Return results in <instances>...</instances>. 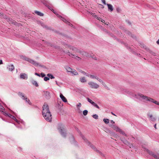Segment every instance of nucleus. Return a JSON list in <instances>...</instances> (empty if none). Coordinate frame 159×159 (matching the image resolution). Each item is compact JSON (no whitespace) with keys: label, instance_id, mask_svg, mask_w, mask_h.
Here are the masks:
<instances>
[{"label":"nucleus","instance_id":"1","mask_svg":"<svg viewBox=\"0 0 159 159\" xmlns=\"http://www.w3.org/2000/svg\"><path fill=\"white\" fill-rule=\"evenodd\" d=\"M65 47L67 48H69L74 52L73 53L71 52H69L68 50H64V52L66 54L68 55L70 57L71 56H75V54L77 53H79L83 55H86V57H88L89 56L88 55H86V53L84 51H81L80 49L76 48L75 47L72 46L70 45L66 44H65Z\"/></svg>","mask_w":159,"mask_h":159},{"label":"nucleus","instance_id":"2","mask_svg":"<svg viewBox=\"0 0 159 159\" xmlns=\"http://www.w3.org/2000/svg\"><path fill=\"white\" fill-rule=\"evenodd\" d=\"M42 115L46 120L51 122L52 120V115L49 110L48 105L44 103L43 107Z\"/></svg>","mask_w":159,"mask_h":159},{"label":"nucleus","instance_id":"3","mask_svg":"<svg viewBox=\"0 0 159 159\" xmlns=\"http://www.w3.org/2000/svg\"><path fill=\"white\" fill-rule=\"evenodd\" d=\"M138 96H139V98H141V99L143 100V102H149L159 105V102H158L148 96L144 95L141 93H139Z\"/></svg>","mask_w":159,"mask_h":159},{"label":"nucleus","instance_id":"4","mask_svg":"<svg viewBox=\"0 0 159 159\" xmlns=\"http://www.w3.org/2000/svg\"><path fill=\"white\" fill-rule=\"evenodd\" d=\"M110 126L116 132H119L121 134L125 136H127V134L117 126L115 125H110Z\"/></svg>","mask_w":159,"mask_h":159},{"label":"nucleus","instance_id":"5","mask_svg":"<svg viewBox=\"0 0 159 159\" xmlns=\"http://www.w3.org/2000/svg\"><path fill=\"white\" fill-rule=\"evenodd\" d=\"M20 57L23 60L27 61L34 66H38L39 65L38 63L36 62L29 58L23 56H21Z\"/></svg>","mask_w":159,"mask_h":159},{"label":"nucleus","instance_id":"6","mask_svg":"<svg viewBox=\"0 0 159 159\" xmlns=\"http://www.w3.org/2000/svg\"><path fill=\"white\" fill-rule=\"evenodd\" d=\"M90 87L92 89H97L99 87V84L97 83L92 81H90L88 83Z\"/></svg>","mask_w":159,"mask_h":159},{"label":"nucleus","instance_id":"7","mask_svg":"<svg viewBox=\"0 0 159 159\" xmlns=\"http://www.w3.org/2000/svg\"><path fill=\"white\" fill-rule=\"evenodd\" d=\"M142 148L144 149L145 151H146L150 155L152 156L156 159H159V157L157 155L154 154L152 151H150L148 149L144 148L143 147H142Z\"/></svg>","mask_w":159,"mask_h":159},{"label":"nucleus","instance_id":"8","mask_svg":"<svg viewBox=\"0 0 159 159\" xmlns=\"http://www.w3.org/2000/svg\"><path fill=\"white\" fill-rule=\"evenodd\" d=\"M58 129L62 136L65 137L66 136V134L65 132V130L64 129L63 127L62 126L59 127Z\"/></svg>","mask_w":159,"mask_h":159},{"label":"nucleus","instance_id":"9","mask_svg":"<svg viewBox=\"0 0 159 159\" xmlns=\"http://www.w3.org/2000/svg\"><path fill=\"white\" fill-rule=\"evenodd\" d=\"M147 115L149 119L152 121H156V118L153 116V115L150 112H148L147 114Z\"/></svg>","mask_w":159,"mask_h":159},{"label":"nucleus","instance_id":"10","mask_svg":"<svg viewBox=\"0 0 159 159\" xmlns=\"http://www.w3.org/2000/svg\"><path fill=\"white\" fill-rule=\"evenodd\" d=\"M126 93L129 94L130 95H131L133 96V97H134L135 98H136L137 99H140V98H139V96H138V94H134L132 93L131 92H129V91H127Z\"/></svg>","mask_w":159,"mask_h":159},{"label":"nucleus","instance_id":"11","mask_svg":"<svg viewBox=\"0 0 159 159\" xmlns=\"http://www.w3.org/2000/svg\"><path fill=\"white\" fill-rule=\"evenodd\" d=\"M20 78L22 79H27L28 78V76L26 74L21 73L20 74Z\"/></svg>","mask_w":159,"mask_h":159},{"label":"nucleus","instance_id":"12","mask_svg":"<svg viewBox=\"0 0 159 159\" xmlns=\"http://www.w3.org/2000/svg\"><path fill=\"white\" fill-rule=\"evenodd\" d=\"M60 97L61 99L62 100L65 102H67V100L66 98L63 95V94L61 93L60 95Z\"/></svg>","mask_w":159,"mask_h":159},{"label":"nucleus","instance_id":"13","mask_svg":"<svg viewBox=\"0 0 159 159\" xmlns=\"http://www.w3.org/2000/svg\"><path fill=\"white\" fill-rule=\"evenodd\" d=\"M7 68L9 71H12L14 70L15 68L14 66L13 65H10L7 66Z\"/></svg>","mask_w":159,"mask_h":159},{"label":"nucleus","instance_id":"14","mask_svg":"<svg viewBox=\"0 0 159 159\" xmlns=\"http://www.w3.org/2000/svg\"><path fill=\"white\" fill-rule=\"evenodd\" d=\"M0 16H1V17H3V18H6V19H7L8 20V21H9V23H10V24L14 23L13 21L10 20V19H9V18L8 19L7 18L6 16H4V15H3L2 14H1V13H0Z\"/></svg>","mask_w":159,"mask_h":159},{"label":"nucleus","instance_id":"15","mask_svg":"<svg viewBox=\"0 0 159 159\" xmlns=\"http://www.w3.org/2000/svg\"><path fill=\"white\" fill-rule=\"evenodd\" d=\"M96 80H98L99 82H100L104 86H106V85L105 83L103 82L101 79H99L98 77Z\"/></svg>","mask_w":159,"mask_h":159},{"label":"nucleus","instance_id":"16","mask_svg":"<svg viewBox=\"0 0 159 159\" xmlns=\"http://www.w3.org/2000/svg\"><path fill=\"white\" fill-rule=\"evenodd\" d=\"M107 5L108 6V9L109 10H110L111 11H113V7L111 4H107Z\"/></svg>","mask_w":159,"mask_h":159},{"label":"nucleus","instance_id":"17","mask_svg":"<svg viewBox=\"0 0 159 159\" xmlns=\"http://www.w3.org/2000/svg\"><path fill=\"white\" fill-rule=\"evenodd\" d=\"M70 73H71L73 75H78V72L74 70L73 69Z\"/></svg>","mask_w":159,"mask_h":159},{"label":"nucleus","instance_id":"18","mask_svg":"<svg viewBox=\"0 0 159 159\" xmlns=\"http://www.w3.org/2000/svg\"><path fill=\"white\" fill-rule=\"evenodd\" d=\"M18 95L23 99H24L26 97L25 96L24 94L21 92H19L18 93Z\"/></svg>","mask_w":159,"mask_h":159},{"label":"nucleus","instance_id":"19","mask_svg":"<svg viewBox=\"0 0 159 159\" xmlns=\"http://www.w3.org/2000/svg\"><path fill=\"white\" fill-rule=\"evenodd\" d=\"M57 16L60 18V19L61 20L63 21L65 23H66V22L67 21V20L64 18L62 17L61 16L59 15L58 14H57Z\"/></svg>","mask_w":159,"mask_h":159},{"label":"nucleus","instance_id":"20","mask_svg":"<svg viewBox=\"0 0 159 159\" xmlns=\"http://www.w3.org/2000/svg\"><path fill=\"white\" fill-rule=\"evenodd\" d=\"M34 13L38 15V16H43V14L41 13V12L38 11H34Z\"/></svg>","mask_w":159,"mask_h":159},{"label":"nucleus","instance_id":"21","mask_svg":"<svg viewBox=\"0 0 159 159\" xmlns=\"http://www.w3.org/2000/svg\"><path fill=\"white\" fill-rule=\"evenodd\" d=\"M121 140L123 142V143L126 144L128 145V144H129V142L126 140L125 139H123L122 138H120Z\"/></svg>","mask_w":159,"mask_h":159},{"label":"nucleus","instance_id":"22","mask_svg":"<svg viewBox=\"0 0 159 159\" xmlns=\"http://www.w3.org/2000/svg\"><path fill=\"white\" fill-rule=\"evenodd\" d=\"M80 81L81 83H85L87 81L86 78L84 77H81L80 79Z\"/></svg>","mask_w":159,"mask_h":159},{"label":"nucleus","instance_id":"23","mask_svg":"<svg viewBox=\"0 0 159 159\" xmlns=\"http://www.w3.org/2000/svg\"><path fill=\"white\" fill-rule=\"evenodd\" d=\"M66 71L67 72H70L72 70V69H71V68H70V67H69L68 66H67L66 67Z\"/></svg>","mask_w":159,"mask_h":159},{"label":"nucleus","instance_id":"24","mask_svg":"<svg viewBox=\"0 0 159 159\" xmlns=\"http://www.w3.org/2000/svg\"><path fill=\"white\" fill-rule=\"evenodd\" d=\"M32 83L33 84L35 85L36 87H38V84L37 82L36 81L34 80H33L32 81Z\"/></svg>","mask_w":159,"mask_h":159},{"label":"nucleus","instance_id":"25","mask_svg":"<svg viewBox=\"0 0 159 159\" xmlns=\"http://www.w3.org/2000/svg\"><path fill=\"white\" fill-rule=\"evenodd\" d=\"M47 76L51 79H53L55 78L51 74H48L47 75Z\"/></svg>","mask_w":159,"mask_h":159},{"label":"nucleus","instance_id":"26","mask_svg":"<svg viewBox=\"0 0 159 159\" xmlns=\"http://www.w3.org/2000/svg\"><path fill=\"white\" fill-rule=\"evenodd\" d=\"M23 100H25V102H28L29 104H31V103L30 102V100L29 99H28L26 97H25V98Z\"/></svg>","mask_w":159,"mask_h":159},{"label":"nucleus","instance_id":"27","mask_svg":"<svg viewBox=\"0 0 159 159\" xmlns=\"http://www.w3.org/2000/svg\"><path fill=\"white\" fill-rule=\"evenodd\" d=\"M72 57L74 58H75V59L77 61H80L81 60V58L80 57H78L77 56H74V57Z\"/></svg>","mask_w":159,"mask_h":159},{"label":"nucleus","instance_id":"28","mask_svg":"<svg viewBox=\"0 0 159 159\" xmlns=\"http://www.w3.org/2000/svg\"><path fill=\"white\" fill-rule=\"evenodd\" d=\"M103 121L106 124H108L109 123V120L107 119H104L103 120Z\"/></svg>","mask_w":159,"mask_h":159},{"label":"nucleus","instance_id":"29","mask_svg":"<svg viewBox=\"0 0 159 159\" xmlns=\"http://www.w3.org/2000/svg\"><path fill=\"white\" fill-rule=\"evenodd\" d=\"M97 76L93 75H91L90 76V78H92V79H97Z\"/></svg>","mask_w":159,"mask_h":159},{"label":"nucleus","instance_id":"30","mask_svg":"<svg viewBox=\"0 0 159 159\" xmlns=\"http://www.w3.org/2000/svg\"><path fill=\"white\" fill-rule=\"evenodd\" d=\"M87 101H88V102H89L90 103H91V104H92V103H93V101L91 99H90V98H86Z\"/></svg>","mask_w":159,"mask_h":159},{"label":"nucleus","instance_id":"31","mask_svg":"<svg viewBox=\"0 0 159 159\" xmlns=\"http://www.w3.org/2000/svg\"><path fill=\"white\" fill-rule=\"evenodd\" d=\"M88 111L87 110H85L83 111V114L84 116H86L88 114Z\"/></svg>","mask_w":159,"mask_h":159},{"label":"nucleus","instance_id":"32","mask_svg":"<svg viewBox=\"0 0 159 159\" xmlns=\"http://www.w3.org/2000/svg\"><path fill=\"white\" fill-rule=\"evenodd\" d=\"M81 106V104L79 102L78 104L76 106L79 110L80 109V108Z\"/></svg>","mask_w":159,"mask_h":159},{"label":"nucleus","instance_id":"33","mask_svg":"<svg viewBox=\"0 0 159 159\" xmlns=\"http://www.w3.org/2000/svg\"><path fill=\"white\" fill-rule=\"evenodd\" d=\"M92 116L93 118L96 119H97L98 118V116L96 114L93 115Z\"/></svg>","mask_w":159,"mask_h":159},{"label":"nucleus","instance_id":"34","mask_svg":"<svg viewBox=\"0 0 159 159\" xmlns=\"http://www.w3.org/2000/svg\"><path fill=\"white\" fill-rule=\"evenodd\" d=\"M116 10L117 12H120L121 11V9L119 7H117L116 8Z\"/></svg>","mask_w":159,"mask_h":159},{"label":"nucleus","instance_id":"35","mask_svg":"<svg viewBox=\"0 0 159 159\" xmlns=\"http://www.w3.org/2000/svg\"><path fill=\"white\" fill-rule=\"evenodd\" d=\"M80 73H82L84 75H86V73L84 71H83L81 70H80Z\"/></svg>","mask_w":159,"mask_h":159},{"label":"nucleus","instance_id":"36","mask_svg":"<svg viewBox=\"0 0 159 159\" xmlns=\"http://www.w3.org/2000/svg\"><path fill=\"white\" fill-rule=\"evenodd\" d=\"M49 80V78L47 77H45L44 78V80L45 81H47Z\"/></svg>","mask_w":159,"mask_h":159},{"label":"nucleus","instance_id":"37","mask_svg":"<svg viewBox=\"0 0 159 159\" xmlns=\"http://www.w3.org/2000/svg\"><path fill=\"white\" fill-rule=\"evenodd\" d=\"M0 109L2 110H5L4 108L1 105V104L0 103Z\"/></svg>","mask_w":159,"mask_h":159},{"label":"nucleus","instance_id":"38","mask_svg":"<svg viewBox=\"0 0 159 159\" xmlns=\"http://www.w3.org/2000/svg\"><path fill=\"white\" fill-rule=\"evenodd\" d=\"M11 118L13 119V120H15L16 122H18V120L14 116L12 115V117Z\"/></svg>","mask_w":159,"mask_h":159},{"label":"nucleus","instance_id":"39","mask_svg":"<svg viewBox=\"0 0 159 159\" xmlns=\"http://www.w3.org/2000/svg\"><path fill=\"white\" fill-rule=\"evenodd\" d=\"M127 145H128L130 148L134 147V146L132 143H129V144H128Z\"/></svg>","mask_w":159,"mask_h":159},{"label":"nucleus","instance_id":"40","mask_svg":"<svg viewBox=\"0 0 159 159\" xmlns=\"http://www.w3.org/2000/svg\"><path fill=\"white\" fill-rule=\"evenodd\" d=\"M1 112L5 116H7V115L8 113H7L6 112L3 111H2Z\"/></svg>","mask_w":159,"mask_h":159},{"label":"nucleus","instance_id":"41","mask_svg":"<svg viewBox=\"0 0 159 159\" xmlns=\"http://www.w3.org/2000/svg\"><path fill=\"white\" fill-rule=\"evenodd\" d=\"M67 24L69 25H70L71 26H72V24H71L70 22H68V21H67L66 23Z\"/></svg>","mask_w":159,"mask_h":159},{"label":"nucleus","instance_id":"42","mask_svg":"<svg viewBox=\"0 0 159 159\" xmlns=\"http://www.w3.org/2000/svg\"><path fill=\"white\" fill-rule=\"evenodd\" d=\"M89 13L90 14L93 16H94L95 17V16H96V15H95V13H93V12H89Z\"/></svg>","mask_w":159,"mask_h":159},{"label":"nucleus","instance_id":"43","mask_svg":"<svg viewBox=\"0 0 159 159\" xmlns=\"http://www.w3.org/2000/svg\"><path fill=\"white\" fill-rule=\"evenodd\" d=\"M94 106L95 107H96L98 109H99V106L96 103H95V104L94 105Z\"/></svg>","mask_w":159,"mask_h":159},{"label":"nucleus","instance_id":"44","mask_svg":"<svg viewBox=\"0 0 159 159\" xmlns=\"http://www.w3.org/2000/svg\"><path fill=\"white\" fill-rule=\"evenodd\" d=\"M94 106L95 107H96L98 109H99V106L96 103H95V104L94 105Z\"/></svg>","mask_w":159,"mask_h":159},{"label":"nucleus","instance_id":"45","mask_svg":"<svg viewBox=\"0 0 159 159\" xmlns=\"http://www.w3.org/2000/svg\"><path fill=\"white\" fill-rule=\"evenodd\" d=\"M41 75L42 77H43L45 76V75L43 73H42L41 74Z\"/></svg>","mask_w":159,"mask_h":159},{"label":"nucleus","instance_id":"46","mask_svg":"<svg viewBox=\"0 0 159 159\" xmlns=\"http://www.w3.org/2000/svg\"><path fill=\"white\" fill-rule=\"evenodd\" d=\"M102 2L105 5L106 4V2L105 0H101Z\"/></svg>","mask_w":159,"mask_h":159},{"label":"nucleus","instance_id":"47","mask_svg":"<svg viewBox=\"0 0 159 159\" xmlns=\"http://www.w3.org/2000/svg\"><path fill=\"white\" fill-rule=\"evenodd\" d=\"M85 75L88 77H89L90 78V76L91 75H90L88 73H86V75Z\"/></svg>","mask_w":159,"mask_h":159},{"label":"nucleus","instance_id":"48","mask_svg":"<svg viewBox=\"0 0 159 159\" xmlns=\"http://www.w3.org/2000/svg\"><path fill=\"white\" fill-rule=\"evenodd\" d=\"M95 18H97L98 20H100V18L98 17L97 16H95Z\"/></svg>","mask_w":159,"mask_h":159},{"label":"nucleus","instance_id":"49","mask_svg":"<svg viewBox=\"0 0 159 159\" xmlns=\"http://www.w3.org/2000/svg\"><path fill=\"white\" fill-rule=\"evenodd\" d=\"M7 116H9L10 117H11L12 115L10 114H7Z\"/></svg>","mask_w":159,"mask_h":159},{"label":"nucleus","instance_id":"50","mask_svg":"<svg viewBox=\"0 0 159 159\" xmlns=\"http://www.w3.org/2000/svg\"><path fill=\"white\" fill-rule=\"evenodd\" d=\"M99 5L101 6V8H104V6L103 5H102L100 4H99Z\"/></svg>","mask_w":159,"mask_h":159},{"label":"nucleus","instance_id":"51","mask_svg":"<svg viewBox=\"0 0 159 159\" xmlns=\"http://www.w3.org/2000/svg\"><path fill=\"white\" fill-rule=\"evenodd\" d=\"M35 75H37L39 76H40V75H39V74H38V73H35Z\"/></svg>","mask_w":159,"mask_h":159},{"label":"nucleus","instance_id":"52","mask_svg":"<svg viewBox=\"0 0 159 159\" xmlns=\"http://www.w3.org/2000/svg\"><path fill=\"white\" fill-rule=\"evenodd\" d=\"M2 60H0V65L2 64Z\"/></svg>","mask_w":159,"mask_h":159},{"label":"nucleus","instance_id":"53","mask_svg":"<svg viewBox=\"0 0 159 159\" xmlns=\"http://www.w3.org/2000/svg\"><path fill=\"white\" fill-rule=\"evenodd\" d=\"M94 149L95 150V151H97L98 152H100L99 151L97 150L96 148H94Z\"/></svg>","mask_w":159,"mask_h":159},{"label":"nucleus","instance_id":"54","mask_svg":"<svg viewBox=\"0 0 159 159\" xmlns=\"http://www.w3.org/2000/svg\"><path fill=\"white\" fill-rule=\"evenodd\" d=\"M126 33H127V34H129V35H130V34H131V33H130L129 31H126Z\"/></svg>","mask_w":159,"mask_h":159},{"label":"nucleus","instance_id":"55","mask_svg":"<svg viewBox=\"0 0 159 159\" xmlns=\"http://www.w3.org/2000/svg\"><path fill=\"white\" fill-rule=\"evenodd\" d=\"M157 43L159 45V39L157 41Z\"/></svg>","mask_w":159,"mask_h":159},{"label":"nucleus","instance_id":"56","mask_svg":"<svg viewBox=\"0 0 159 159\" xmlns=\"http://www.w3.org/2000/svg\"><path fill=\"white\" fill-rule=\"evenodd\" d=\"M96 103L95 102H93V103H92V104H92L93 106H94V105Z\"/></svg>","mask_w":159,"mask_h":159},{"label":"nucleus","instance_id":"57","mask_svg":"<svg viewBox=\"0 0 159 159\" xmlns=\"http://www.w3.org/2000/svg\"><path fill=\"white\" fill-rule=\"evenodd\" d=\"M101 21L102 23H105V21L103 20H101Z\"/></svg>","mask_w":159,"mask_h":159},{"label":"nucleus","instance_id":"58","mask_svg":"<svg viewBox=\"0 0 159 159\" xmlns=\"http://www.w3.org/2000/svg\"><path fill=\"white\" fill-rule=\"evenodd\" d=\"M111 122L113 123H115V122L113 121V120H111Z\"/></svg>","mask_w":159,"mask_h":159},{"label":"nucleus","instance_id":"59","mask_svg":"<svg viewBox=\"0 0 159 159\" xmlns=\"http://www.w3.org/2000/svg\"><path fill=\"white\" fill-rule=\"evenodd\" d=\"M104 24L105 25H108L109 23H104Z\"/></svg>","mask_w":159,"mask_h":159},{"label":"nucleus","instance_id":"60","mask_svg":"<svg viewBox=\"0 0 159 159\" xmlns=\"http://www.w3.org/2000/svg\"><path fill=\"white\" fill-rule=\"evenodd\" d=\"M154 127L155 129H156V124H155L154 125Z\"/></svg>","mask_w":159,"mask_h":159},{"label":"nucleus","instance_id":"61","mask_svg":"<svg viewBox=\"0 0 159 159\" xmlns=\"http://www.w3.org/2000/svg\"><path fill=\"white\" fill-rule=\"evenodd\" d=\"M111 114L113 115L116 116V115L114 114L112 112H111Z\"/></svg>","mask_w":159,"mask_h":159},{"label":"nucleus","instance_id":"62","mask_svg":"<svg viewBox=\"0 0 159 159\" xmlns=\"http://www.w3.org/2000/svg\"><path fill=\"white\" fill-rule=\"evenodd\" d=\"M48 45H49L51 46H52V44H50V43Z\"/></svg>","mask_w":159,"mask_h":159},{"label":"nucleus","instance_id":"63","mask_svg":"<svg viewBox=\"0 0 159 159\" xmlns=\"http://www.w3.org/2000/svg\"><path fill=\"white\" fill-rule=\"evenodd\" d=\"M71 138H72V139L73 140H74V139L73 138V137H71Z\"/></svg>","mask_w":159,"mask_h":159},{"label":"nucleus","instance_id":"64","mask_svg":"<svg viewBox=\"0 0 159 159\" xmlns=\"http://www.w3.org/2000/svg\"><path fill=\"white\" fill-rule=\"evenodd\" d=\"M56 84H57V85H58V84H57V81H56Z\"/></svg>","mask_w":159,"mask_h":159}]
</instances>
